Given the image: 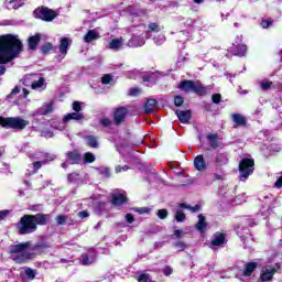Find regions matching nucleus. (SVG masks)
<instances>
[{
	"label": "nucleus",
	"instance_id": "obj_1",
	"mask_svg": "<svg viewBox=\"0 0 282 282\" xmlns=\"http://www.w3.org/2000/svg\"><path fill=\"white\" fill-rule=\"evenodd\" d=\"M23 52V43L17 35H0V65H8Z\"/></svg>",
	"mask_w": 282,
	"mask_h": 282
},
{
	"label": "nucleus",
	"instance_id": "obj_2",
	"mask_svg": "<svg viewBox=\"0 0 282 282\" xmlns=\"http://www.w3.org/2000/svg\"><path fill=\"white\" fill-rule=\"evenodd\" d=\"M46 248L47 246L44 243H39L32 247L31 241L20 242L10 246L9 254H11V258L15 263H28V261H32L36 254H41Z\"/></svg>",
	"mask_w": 282,
	"mask_h": 282
},
{
	"label": "nucleus",
	"instance_id": "obj_3",
	"mask_svg": "<svg viewBox=\"0 0 282 282\" xmlns=\"http://www.w3.org/2000/svg\"><path fill=\"white\" fill-rule=\"evenodd\" d=\"M29 158L32 162V164H29V175H34L35 173H39V170L42 166H45V164H48L50 162L54 161L56 156L50 155L45 152H35L33 154H29Z\"/></svg>",
	"mask_w": 282,
	"mask_h": 282
},
{
	"label": "nucleus",
	"instance_id": "obj_4",
	"mask_svg": "<svg viewBox=\"0 0 282 282\" xmlns=\"http://www.w3.org/2000/svg\"><path fill=\"white\" fill-rule=\"evenodd\" d=\"M30 124V121L20 117H0V126L4 129H14L15 131H23L25 127Z\"/></svg>",
	"mask_w": 282,
	"mask_h": 282
},
{
	"label": "nucleus",
	"instance_id": "obj_5",
	"mask_svg": "<svg viewBox=\"0 0 282 282\" xmlns=\"http://www.w3.org/2000/svg\"><path fill=\"white\" fill-rule=\"evenodd\" d=\"M24 85L28 87V85L31 86V89L33 91H45L47 89V82L45 80V77L37 75V74H29L24 77Z\"/></svg>",
	"mask_w": 282,
	"mask_h": 282
},
{
	"label": "nucleus",
	"instance_id": "obj_6",
	"mask_svg": "<svg viewBox=\"0 0 282 282\" xmlns=\"http://www.w3.org/2000/svg\"><path fill=\"white\" fill-rule=\"evenodd\" d=\"M238 171L240 182H246L254 173V160L249 158L242 159L239 162Z\"/></svg>",
	"mask_w": 282,
	"mask_h": 282
},
{
	"label": "nucleus",
	"instance_id": "obj_7",
	"mask_svg": "<svg viewBox=\"0 0 282 282\" xmlns=\"http://www.w3.org/2000/svg\"><path fill=\"white\" fill-rule=\"evenodd\" d=\"M180 89L182 91H193L194 94H197L198 96H206V86L202 85L199 82H193V80H183L180 84Z\"/></svg>",
	"mask_w": 282,
	"mask_h": 282
},
{
	"label": "nucleus",
	"instance_id": "obj_8",
	"mask_svg": "<svg viewBox=\"0 0 282 282\" xmlns=\"http://www.w3.org/2000/svg\"><path fill=\"white\" fill-rule=\"evenodd\" d=\"M35 230H36V224L32 219V215H24L20 219V225H19L20 235H32V232H35Z\"/></svg>",
	"mask_w": 282,
	"mask_h": 282
},
{
	"label": "nucleus",
	"instance_id": "obj_9",
	"mask_svg": "<svg viewBox=\"0 0 282 282\" xmlns=\"http://www.w3.org/2000/svg\"><path fill=\"white\" fill-rule=\"evenodd\" d=\"M35 19H41L42 21L52 22L55 20L58 14L56 11L47 8V7H39L33 11Z\"/></svg>",
	"mask_w": 282,
	"mask_h": 282
},
{
	"label": "nucleus",
	"instance_id": "obj_10",
	"mask_svg": "<svg viewBox=\"0 0 282 282\" xmlns=\"http://www.w3.org/2000/svg\"><path fill=\"white\" fill-rule=\"evenodd\" d=\"M97 257L98 253L95 251L94 248H90L80 256L79 263L80 265H91L96 263Z\"/></svg>",
	"mask_w": 282,
	"mask_h": 282
},
{
	"label": "nucleus",
	"instance_id": "obj_11",
	"mask_svg": "<svg viewBox=\"0 0 282 282\" xmlns=\"http://www.w3.org/2000/svg\"><path fill=\"white\" fill-rule=\"evenodd\" d=\"M280 268L281 267L279 264H276L275 267L267 265L262 268L261 275H260L261 281L263 282L271 281Z\"/></svg>",
	"mask_w": 282,
	"mask_h": 282
},
{
	"label": "nucleus",
	"instance_id": "obj_12",
	"mask_svg": "<svg viewBox=\"0 0 282 282\" xmlns=\"http://www.w3.org/2000/svg\"><path fill=\"white\" fill-rule=\"evenodd\" d=\"M52 111H54V101L45 102L31 113V118H36V116H47L48 113H52Z\"/></svg>",
	"mask_w": 282,
	"mask_h": 282
},
{
	"label": "nucleus",
	"instance_id": "obj_13",
	"mask_svg": "<svg viewBox=\"0 0 282 282\" xmlns=\"http://www.w3.org/2000/svg\"><path fill=\"white\" fill-rule=\"evenodd\" d=\"M127 113H129V110L126 107H119L113 112V122L118 127L124 122V119L127 118Z\"/></svg>",
	"mask_w": 282,
	"mask_h": 282
},
{
	"label": "nucleus",
	"instance_id": "obj_14",
	"mask_svg": "<svg viewBox=\"0 0 282 282\" xmlns=\"http://www.w3.org/2000/svg\"><path fill=\"white\" fill-rule=\"evenodd\" d=\"M147 43V35H138V33H134L131 39L128 41V47H142Z\"/></svg>",
	"mask_w": 282,
	"mask_h": 282
},
{
	"label": "nucleus",
	"instance_id": "obj_15",
	"mask_svg": "<svg viewBox=\"0 0 282 282\" xmlns=\"http://www.w3.org/2000/svg\"><path fill=\"white\" fill-rule=\"evenodd\" d=\"M127 202V193L124 191H119L112 194L111 204L112 206H122Z\"/></svg>",
	"mask_w": 282,
	"mask_h": 282
},
{
	"label": "nucleus",
	"instance_id": "obj_16",
	"mask_svg": "<svg viewBox=\"0 0 282 282\" xmlns=\"http://www.w3.org/2000/svg\"><path fill=\"white\" fill-rule=\"evenodd\" d=\"M122 47H124V39L122 37L111 39L107 45V48L112 52H120Z\"/></svg>",
	"mask_w": 282,
	"mask_h": 282
},
{
	"label": "nucleus",
	"instance_id": "obj_17",
	"mask_svg": "<svg viewBox=\"0 0 282 282\" xmlns=\"http://www.w3.org/2000/svg\"><path fill=\"white\" fill-rule=\"evenodd\" d=\"M230 162V156L226 152L218 153L215 158V165L217 169L226 166Z\"/></svg>",
	"mask_w": 282,
	"mask_h": 282
},
{
	"label": "nucleus",
	"instance_id": "obj_18",
	"mask_svg": "<svg viewBox=\"0 0 282 282\" xmlns=\"http://www.w3.org/2000/svg\"><path fill=\"white\" fill-rule=\"evenodd\" d=\"M224 243H226V234H221V232L214 234L210 242L212 249L215 250L217 246H224Z\"/></svg>",
	"mask_w": 282,
	"mask_h": 282
},
{
	"label": "nucleus",
	"instance_id": "obj_19",
	"mask_svg": "<svg viewBox=\"0 0 282 282\" xmlns=\"http://www.w3.org/2000/svg\"><path fill=\"white\" fill-rule=\"evenodd\" d=\"M194 167L196 171L204 172L206 169H208V165L206 164V160L204 159V155L199 154L194 159Z\"/></svg>",
	"mask_w": 282,
	"mask_h": 282
},
{
	"label": "nucleus",
	"instance_id": "obj_20",
	"mask_svg": "<svg viewBox=\"0 0 282 282\" xmlns=\"http://www.w3.org/2000/svg\"><path fill=\"white\" fill-rule=\"evenodd\" d=\"M231 119H232V122L235 123V128L247 127L248 124V119H246L241 113H232Z\"/></svg>",
	"mask_w": 282,
	"mask_h": 282
},
{
	"label": "nucleus",
	"instance_id": "obj_21",
	"mask_svg": "<svg viewBox=\"0 0 282 282\" xmlns=\"http://www.w3.org/2000/svg\"><path fill=\"white\" fill-rule=\"evenodd\" d=\"M80 153L76 150L66 153V162H69L70 164H80Z\"/></svg>",
	"mask_w": 282,
	"mask_h": 282
},
{
	"label": "nucleus",
	"instance_id": "obj_22",
	"mask_svg": "<svg viewBox=\"0 0 282 282\" xmlns=\"http://www.w3.org/2000/svg\"><path fill=\"white\" fill-rule=\"evenodd\" d=\"M175 115L182 124H187L191 120V110H176Z\"/></svg>",
	"mask_w": 282,
	"mask_h": 282
},
{
	"label": "nucleus",
	"instance_id": "obj_23",
	"mask_svg": "<svg viewBox=\"0 0 282 282\" xmlns=\"http://www.w3.org/2000/svg\"><path fill=\"white\" fill-rule=\"evenodd\" d=\"M85 142L87 147H90V149H98L100 147L99 138L96 135H86Z\"/></svg>",
	"mask_w": 282,
	"mask_h": 282
},
{
	"label": "nucleus",
	"instance_id": "obj_24",
	"mask_svg": "<svg viewBox=\"0 0 282 282\" xmlns=\"http://www.w3.org/2000/svg\"><path fill=\"white\" fill-rule=\"evenodd\" d=\"M31 219L35 223V226H46L47 224V215L44 214L31 215Z\"/></svg>",
	"mask_w": 282,
	"mask_h": 282
},
{
	"label": "nucleus",
	"instance_id": "obj_25",
	"mask_svg": "<svg viewBox=\"0 0 282 282\" xmlns=\"http://www.w3.org/2000/svg\"><path fill=\"white\" fill-rule=\"evenodd\" d=\"M98 39H100V34H98V31H96V30H89L84 35L85 43H91L94 41H98Z\"/></svg>",
	"mask_w": 282,
	"mask_h": 282
},
{
	"label": "nucleus",
	"instance_id": "obj_26",
	"mask_svg": "<svg viewBox=\"0 0 282 282\" xmlns=\"http://www.w3.org/2000/svg\"><path fill=\"white\" fill-rule=\"evenodd\" d=\"M69 120H76V121L85 120V116L80 112H70L63 118V122H69Z\"/></svg>",
	"mask_w": 282,
	"mask_h": 282
},
{
	"label": "nucleus",
	"instance_id": "obj_27",
	"mask_svg": "<svg viewBox=\"0 0 282 282\" xmlns=\"http://www.w3.org/2000/svg\"><path fill=\"white\" fill-rule=\"evenodd\" d=\"M208 226V223H206V217L204 215H198V223L196 224V230L198 232H204L206 230V227Z\"/></svg>",
	"mask_w": 282,
	"mask_h": 282
},
{
	"label": "nucleus",
	"instance_id": "obj_28",
	"mask_svg": "<svg viewBox=\"0 0 282 282\" xmlns=\"http://www.w3.org/2000/svg\"><path fill=\"white\" fill-rule=\"evenodd\" d=\"M158 107V100L155 99H148L144 105L145 113H153Z\"/></svg>",
	"mask_w": 282,
	"mask_h": 282
},
{
	"label": "nucleus",
	"instance_id": "obj_29",
	"mask_svg": "<svg viewBox=\"0 0 282 282\" xmlns=\"http://www.w3.org/2000/svg\"><path fill=\"white\" fill-rule=\"evenodd\" d=\"M160 24L155 22H150L148 24V31L145 33V39H151V33L152 32H160Z\"/></svg>",
	"mask_w": 282,
	"mask_h": 282
},
{
	"label": "nucleus",
	"instance_id": "obj_30",
	"mask_svg": "<svg viewBox=\"0 0 282 282\" xmlns=\"http://www.w3.org/2000/svg\"><path fill=\"white\" fill-rule=\"evenodd\" d=\"M158 76H160L159 72L149 73L143 76V83H151L152 85H155Z\"/></svg>",
	"mask_w": 282,
	"mask_h": 282
},
{
	"label": "nucleus",
	"instance_id": "obj_31",
	"mask_svg": "<svg viewBox=\"0 0 282 282\" xmlns=\"http://www.w3.org/2000/svg\"><path fill=\"white\" fill-rule=\"evenodd\" d=\"M207 140L209 142L210 149L219 148V141H217V134H213V133L207 134Z\"/></svg>",
	"mask_w": 282,
	"mask_h": 282
},
{
	"label": "nucleus",
	"instance_id": "obj_32",
	"mask_svg": "<svg viewBox=\"0 0 282 282\" xmlns=\"http://www.w3.org/2000/svg\"><path fill=\"white\" fill-rule=\"evenodd\" d=\"M254 270H257V263L256 262H249L245 267L243 275L245 276H250Z\"/></svg>",
	"mask_w": 282,
	"mask_h": 282
},
{
	"label": "nucleus",
	"instance_id": "obj_33",
	"mask_svg": "<svg viewBox=\"0 0 282 282\" xmlns=\"http://www.w3.org/2000/svg\"><path fill=\"white\" fill-rule=\"evenodd\" d=\"M68 48H69V40H67V37H63L61 40V44H59L61 54H63L65 56V54H67Z\"/></svg>",
	"mask_w": 282,
	"mask_h": 282
},
{
	"label": "nucleus",
	"instance_id": "obj_34",
	"mask_svg": "<svg viewBox=\"0 0 282 282\" xmlns=\"http://www.w3.org/2000/svg\"><path fill=\"white\" fill-rule=\"evenodd\" d=\"M40 41H41V36L39 35L31 36L29 39V47L31 50H36V45H39Z\"/></svg>",
	"mask_w": 282,
	"mask_h": 282
},
{
	"label": "nucleus",
	"instance_id": "obj_35",
	"mask_svg": "<svg viewBox=\"0 0 282 282\" xmlns=\"http://www.w3.org/2000/svg\"><path fill=\"white\" fill-rule=\"evenodd\" d=\"M246 52H248V46L241 44L236 46L235 56H246Z\"/></svg>",
	"mask_w": 282,
	"mask_h": 282
},
{
	"label": "nucleus",
	"instance_id": "obj_36",
	"mask_svg": "<svg viewBox=\"0 0 282 282\" xmlns=\"http://www.w3.org/2000/svg\"><path fill=\"white\" fill-rule=\"evenodd\" d=\"M173 248H176L178 252H184L187 248L186 242L177 240L173 242Z\"/></svg>",
	"mask_w": 282,
	"mask_h": 282
},
{
	"label": "nucleus",
	"instance_id": "obj_37",
	"mask_svg": "<svg viewBox=\"0 0 282 282\" xmlns=\"http://www.w3.org/2000/svg\"><path fill=\"white\" fill-rule=\"evenodd\" d=\"M84 162L85 164H91L93 162H96V155L91 152H86L84 154Z\"/></svg>",
	"mask_w": 282,
	"mask_h": 282
},
{
	"label": "nucleus",
	"instance_id": "obj_38",
	"mask_svg": "<svg viewBox=\"0 0 282 282\" xmlns=\"http://www.w3.org/2000/svg\"><path fill=\"white\" fill-rule=\"evenodd\" d=\"M175 220L178 223L186 221V214L182 209L175 212Z\"/></svg>",
	"mask_w": 282,
	"mask_h": 282
},
{
	"label": "nucleus",
	"instance_id": "obj_39",
	"mask_svg": "<svg viewBox=\"0 0 282 282\" xmlns=\"http://www.w3.org/2000/svg\"><path fill=\"white\" fill-rule=\"evenodd\" d=\"M153 41L155 45H164V43L166 42V36H164V34H159L153 37Z\"/></svg>",
	"mask_w": 282,
	"mask_h": 282
},
{
	"label": "nucleus",
	"instance_id": "obj_40",
	"mask_svg": "<svg viewBox=\"0 0 282 282\" xmlns=\"http://www.w3.org/2000/svg\"><path fill=\"white\" fill-rule=\"evenodd\" d=\"M52 129H56L57 131H65V121L64 122H58V121H53L51 123Z\"/></svg>",
	"mask_w": 282,
	"mask_h": 282
},
{
	"label": "nucleus",
	"instance_id": "obj_41",
	"mask_svg": "<svg viewBox=\"0 0 282 282\" xmlns=\"http://www.w3.org/2000/svg\"><path fill=\"white\" fill-rule=\"evenodd\" d=\"M97 171L99 175H104V177H111V170H109V167L101 166Z\"/></svg>",
	"mask_w": 282,
	"mask_h": 282
},
{
	"label": "nucleus",
	"instance_id": "obj_42",
	"mask_svg": "<svg viewBox=\"0 0 282 282\" xmlns=\"http://www.w3.org/2000/svg\"><path fill=\"white\" fill-rule=\"evenodd\" d=\"M21 0H11L9 2V8H11L12 10H19V8H21L23 6V2H20Z\"/></svg>",
	"mask_w": 282,
	"mask_h": 282
},
{
	"label": "nucleus",
	"instance_id": "obj_43",
	"mask_svg": "<svg viewBox=\"0 0 282 282\" xmlns=\"http://www.w3.org/2000/svg\"><path fill=\"white\" fill-rule=\"evenodd\" d=\"M24 274L25 276H28V279H30V281H32L36 276V271L33 269L26 268L24 270Z\"/></svg>",
	"mask_w": 282,
	"mask_h": 282
},
{
	"label": "nucleus",
	"instance_id": "obj_44",
	"mask_svg": "<svg viewBox=\"0 0 282 282\" xmlns=\"http://www.w3.org/2000/svg\"><path fill=\"white\" fill-rule=\"evenodd\" d=\"M17 94H21V86H15L12 90L11 94L7 96L8 100H12L13 96H17Z\"/></svg>",
	"mask_w": 282,
	"mask_h": 282
},
{
	"label": "nucleus",
	"instance_id": "obj_45",
	"mask_svg": "<svg viewBox=\"0 0 282 282\" xmlns=\"http://www.w3.org/2000/svg\"><path fill=\"white\" fill-rule=\"evenodd\" d=\"M260 87H261V89H263V91H268V89H270V87H272V82L261 80Z\"/></svg>",
	"mask_w": 282,
	"mask_h": 282
},
{
	"label": "nucleus",
	"instance_id": "obj_46",
	"mask_svg": "<svg viewBox=\"0 0 282 282\" xmlns=\"http://www.w3.org/2000/svg\"><path fill=\"white\" fill-rule=\"evenodd\" d=\"M186 61H188L187 55H186V54H181V55H178V57H177L176 65H177L178 67H182V63H186Z\"/></svg>",
	"mask_w": 282,
	"mask_h": 282
},
{
	"label": "nucleus",
	"instance_id": "obj_47",
	"mask_svg": "<svg viewBox=\"0 0 282 282\" xmlns=\"http://www.w3.org/2000/svg\"><path fill=\"white\" fill-rule=\"evenodd\" d=\"M56 221L59 226H65V224H67V216L59 215L56 217Z\"/></svg>",
	"mask_w": 282,
	"mask_h": 282
},
{
	"label": "nucleus",
	"instance_id": "obj_48",
	"mask_svg": "<svg viewBox=\"0 0 282 282\" xmlns=\"http://www.w3.org/2000/svg\"><path fill=\"white\" fill-rule=\"evenodd\" d=\"M73 110L76 111V113H80L79 111L83 110V102L74 101L73 102Z\"/></svg>",
	"mask_w": 282,
	"mask_h": 282
},
{
	"label": "nucleus",
	"instance_id": "obj_49",
	"mask_svg": "<svg viewBox=\"0 0 282 282\" xmlns=\"http://www.w3.org/2000/svg\"><path fill=\"white\" fill-rule=\"evenodd\" d=\"M156 215L159 219H166V217H169V212L166 209H159Z\"/></svg>",
	"mask_w": 282,
	"mask_h": 282
},
{
	"label": "nucleus",
	"instance_id": "obj_50",
	"mask_svg": "<svg viewBox=\"0 0 282 282\" xmlns=\"http://www.w3.org/2000/svg\"><path fill=\"white\" fill-rule=\"evenodd\" d=\"M99 122L102 127H111L113 124V121L109 118H101Z\"/></svg>",
	"mask_w": 282,
	"mask_h": 282
},
{
	"label": "nucleus",
	"instance_id": "obj_51",
	"mask_svg": "<svg viewBox=\"0 0 282 282\" xmlns=\"http://www.w3.org/2000/svg\"><path fill=\"white\" fill-rule=\"evenodd\" d=\"M52 50H53L52 43H46L42 46L43 54H50V52H52Z\"/></svg>",
	"mask_w": 282,
	"mask_h": 282
},
{
	"label": "nucleus",
	"instance_id": "obj_52",
	"mask_svg": "<svg viewBox=\"0 0 282 282\" xmlns=\"http://www.w3.org/2000/svg\"><path fill=\"white\" fill-rule=\"evenodd\" d=\"M174 105H175V107H182V105H184V97L176 96L174 98Z\"/></svg>",
	"mask_w": 282,
	"mask_h": 282
},
{
	"label": "nucleus",
	"instance_id": "obj_53",
	"mask_svg": "<svg viewBox=\"0 0 282 282\" xmlns=\"http://www.w3.org/2000/svg\"><path fill=\"white\" fill-rule=\"evenodd\" d=\"M10 217V210L3 209L0 210V221H3V219H8Z\"/></svg>",
	"mask_w": 282,
	"mask_h": 282
},
{
	"label": "nucleus",
	"instance_id": "obj_54",
	"mask_svg": "<svg viewBox=\"0 0 282 282\" xmlns=\"http://www.w3.org/2000/svg\"><path fill=\"white\" fill-rule=\"evenodd\" d=\"M184 231L182 229H176L172 235V239H182Z\"/></svg>",
	"mask_w": 282,
	"mask_h": 282
},
{
	"label": "nucleus",
	"instance_id": "obj_55",
	"mask_svg": "<svg viewBox=\"0 0 282 282\" xmlns=\"http://www.w3.org/2000/svg\"><path fill=\"white\" fill-rule=\"evenodd\" d=\"M42 138H46V139L54 138V132H52L51 130H43Z\"/></svg>",
	"mask_w": 282,
	"mask_h": 282
},
{
	"label": "nucleus",
	"instance_id": "obj_56",
	"mask_svg": "<svg viewBox=\"0 0 282 282\" xmlns=\"http://www.w3.org/2000/svg\"><path fill=\"white\" fill-rule=\"evenodd\" d=\"M79 174L78 173H70L67 177L68 182L74 183L76 180H78Z\"/></svg>",
	"mask_w": 282,
	"mask_h": 282
},
{
	"label": "nucleus",
	"instance_id": "obj_57",
	"mask_svg": "<svg viewBox=\"0 0 282 282\" xmlns=\"http://www.w3.org/2000/svg\"><path fill=\"white\" fill-rule=\"evenodd\" d=\"M212 100L215 105H219V102H221V95L219 94H215L212 96Z\"/></svg>",
	"mask_w": 282,
	"mask_h": 282
},
{
	"label": "nucleus",
	"instance_id": "obj_58",
	"mask_svg": "<svg viewBox=\"0 0 282 282\" xmlns=\"http://www.w3.org/2000/svg\"><path fill=\"white\" fill-rule=\"evenodd\" d=\"M142 30H144V25L142 24L132 25V28L130 29V32H142Z\"/></svg>",
	"mask_w": 282,
	"mask_h": 282
},
{
	"label": "nucleus",
	"instance_id": "obj_59",
	"mask_svg": "<svg viewBox=\"0 0 282 282\" xmlns=\"http://www.w3.org/2000/svg\"><path fill=\"white\" fill-rule=\"evenodd\" d=\"M101 83H102V85H109V83H111V75H105L101 78Z\"/></svg>",
	"mask_w": 282,
	"mask_h": 282
},
{
	"label": "nucleus",
	"instance_id": "obj_60",
	"mask_svg": "<svg viewBox=\"0 0 282 282\" xmlns=\"http://www.w3.org/2000/svg\"><path fill=\"white\" fill-rule=\"evenodd\" d=\"M115 171H116V173H122V171H129V166H127V165H123V166L117 165Z\"/></svg>",
	"mask_w": 282,
	"mask_h": 282
},
{
	"label": "nucleus",
	"instance_id": "obj_61",
	"mask_svg": "<svg viewBox=\"0 0 282 282\" xmlns=\"http://www.w3.org/2000/svg\"><path fill=\"white\" fill-rule=\"evenodd\" d=\"M138 281L139 282H149V274L143 273V274L139 275Z\"/></svg>",
	"mask_w": 282,
	"mask_h": 282
},
{
	"label": "nucleus",
	"instance_id": "obj_62",
	"mask_svg": "<svg viewBox=\"0 0 282 282\" xmlns=\"http://www.w3.org/2000/svg\"><path fill=\"white\" fill-rule=\"evenodd\" d=\"M270 25H272L271 20H262L261 22V26L267 30V28H270Z\"/></svg>",
	"mask_w": 282,
	"mask_h": 282
},
{
	"label": "nucleus",
	"instance_id": "obj_63",
	"mask_svg": "<svg viewBox=\"0 0 282 282\" xmlns=\"http://www.w3.org/2000/svg\"><path fill=\"white\" fill-rule=\"evenodd\" d=\"M126 221H127L128 224H133V221H135V218L133 217V215L127 214V215H126Z\"/></svg>",
	"mask_w": 282,
	"mask_h": 282
},
{
	"label": "nucleus",
	"instance_id": "obj_64",
	"mask_svg": "<svg viewBox=\"0 0 282 282\" xmlns=\"http://www.w3.org/2000/svg\"><path fill=\"white\" fill-rule=\"evenodd\" d=\"M199 208H202L199 205H195V206L189 205L188 210H191V213H199Z\"/></svg>",
	"mask_w": 282,
	"mask_h": 282
}]
</instances>
